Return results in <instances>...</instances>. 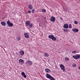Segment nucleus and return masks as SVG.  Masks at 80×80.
I'll use <instances>...</instances> for the list:
<instances>
[{
    "label": "nucleus",
    "mask_w": 80,
    "mask_h": 80,
    "mask_svg": "<svg viewBox=\"0 0 80 80\" xmlns=\"http://www.w3.org/2000/svg\"><path fill=\"white\" fill-rule=\"evenodd\" d=\"M46 77L48 78H49L50 80H55V79L53 77H52L51 75L48 74H47L46 75Z\"/></svg>",
    "instance_id": "nucleus-1"
},
{
    "label": "nucleus",
    "mask_w": 80,
    "mask_h": 80,
    "mask_svg": "<svg viewBox=\"0 0 80 80\" xmlns=\"http://www.w3.org/2000/svg\"><path fill=\"white\" fill-rule=\"evenodd\" d=\"M7 24H8V25L10 27H13V23H11L9 20H8L7 22Z\"/></svg>",
    "instance_id": "nucleus-2"
},
{
    "label": "nucleus",
    "mask_w": 80,
    "mask_h": 80,
    "mask_svg": "<svg viewBox=\"0 0 80 80\" xmlns=\"http://www.w3.org/2000/svg\"><path fill=\"white\" fill-rule=\"evenodd\" d=\"M80 55H76V56H73V58H74L76 60L78 59V58H80Z\"/></svg>",
    "instance_id": "nucleus-3"
},
{
    "label": "nucleus",
    "mask_w": 80,
    "mask_h": 80,
    "mask_svg": "<svg viewBox=\"0 0 80 80\" xmlns=\"http://www.w3.org/2000/svg\"><path fill=\"white\" fill-rule=\"evenodd\" d=\"M50 21L51 22H53L55 21V18L53 16H52L51 18V19H50Z\"/></svg>",
    "instance_id": "nucleus-4"
},
{
    "label": "nucleus",
    "mask_w": 80,
    "mask_h": 80,
    "mask_svg": "<svg viewBox=\"0 0 80 80\" xmlns=\"http://www.w3.org/2000/svg\"><path fill=\"white\" fill-rule=\"evenodd\" d=\"M60 67L61 70H62V71H64L65 70V67L64 66H63V65L62 64H60Z\"/></svg>",
    "instance_id": "nucleus-5"
},
{
    "label": "nucleus",
    "mask_w": 80,
    "mask_h": 80,
    "mask_svg": "<svg viewBox=\"0 0 80 80\" xmlns=\"http://www.w3.org/2000/svg\"><path fill=\"white\" fill-rule=\"evenodd\" d=\"M19 62L20 64H23L24 63V61L22 59H20L19 60Z\"/></svg>",
    "instance_id": "nucleus-6"
},
{
    "label": "nucleus",
    "mask_w": 80,
    "mask_h": 80,
    "mask_svg": "<svg viewBox=\"0 0 80 80\" xmlns=\"http://www.w3.org/2000/svg\"><path fill=\"white\" fill-rule=\"evenodd\" d=\"M64 28H68V25L67 24H65L63 26Z\"/></svg>",
    "instance_id": "nucleus-7"
},
{
    "label": "nucleus",
    "mask_w": 80,
    "mask_h": 80,
    "mask_svg": "<svg viewBox=\"0 0 80 80\" xmlns=\"http://www.w3.org/2000/svg\"><path fill=\"white\" fill-rule=\"evenodd\" d=\"M73 32H78V30L77 28H73L72 29Z\"/></svg>",
    "instance_id": "nucleus-8"
},
{
    "label": "nucleus",
    "mask_w": 80,
    "mask_h": 80,
    "mask_svg": "<svg viewBox=\"0 0 80 80\" xmlns=\"http://www.w3.org/2000/svg\"><path fill=\"white\" fill-rule=\"evenodd\" d=\"M24 35L26 38L29 37V35L27 33H24Z\"/></svg>",
    "instance_id": "nucleus-9"
},
{
    "label": "nucleus",
    "mask_w": 80,
    "mask_h": 80,
    "mask_svg": "<svg viewBox=\"0 0 80 80\" xmlns=\"http://www.w3.org/2000/svg\"><path fill=\"white\" fill-rule=\"evenodd\" d=\"M21 75H22V76H24V78H27V76L25 75V74L24 72H22L21 73Z\"/></svg>",
    "instance_id": "nucleus-10"
},
{
    "label": "nucleus",
    "mask_w": 80,
    "mask_h": 80,
    "mask_svg": "<svg viewBox=\"0 0 80 80\" xmlns=\"http://www.w3.org/2000/svg\"><path fill=\"white\" fill-rule=\"evenodd\" d=\"M26 63H28V64L30 65H32V62L30 60H28L27 62H26Z\"/></svg>",
    "instance_id": "nucleus-11"
},
{
    "label": "nucleus",
    "mask_w": 80,
    "mask_h": 80,
    "mask_svg": "<svg viewBox=\"0 0 80 80\" xmlns=\"http://www.w3.org/2000/svg\"><path fill=\"white\" fill-rule=\"evenodd\" d=\"M30 23V21H26L25 23L26 25V26H28Z\"/></svg>",
    "instance_id": "nucleus-12"
},
{
    "label": "nucleus",
    "mask_w": 80,
    "mask_h": 80,
    "mask_svg": "<svg viewBox=\"0 0 80 80\" xmlns=\"http://www.w3.org/2000/svg\"><path fill=\"white\" fill-rule=\"evenodd\" d=\"M1 24L2 25V26H5V25H6V23H5V22H1Z\"/></svg>",
    "instance_id": "nucleus-13"
},
{
    "label": "nucleus",
    "mask_w": 80,
    "mask_h": 80,
    "mask_svg": "<svg viewBox=\"0 0 80 80\" xmlns=\"http://www.w3.org/2000/svg\"><path fill=\"white\" fill-rule=\"evenodd\" d=\"M45 71H46V72H47V73H48V72H51L50 70L47 68L45 69Z\"/></svg>",
    "instance_id": "nucleus-14"
},
{
    "label": "nucleus",
    "mask_w": 80,
    "mask_h": 80,
    "mask_svg": "<svg viewBox=\"0 0 80 80\" xmlns=\"http://www.w3.org/2000/svg\"><path fill=\"white\" fill-rule=\"evenodd\" d=\"M28 7L29 9H30V10H32V9L33 8V6L31 5H29L28 6Z\"/></svg>",
    "instance_id": "nucleus-15"
},
{
    "label": "nucleus",
    "mask_w": 80,
    "mask_h": 80,
    "mask_svg": "<svg viewBox=\"0 0 80 80\" xmlns=\"http://www.w3.org/2000/svg\"><path fill=\"white\" fill-rule=\"evenodd\" d=\"M53 35H50L49 36H48V37L49 38H51V39H52V38H53Z\"/></svg>",
    "instance_id": "nucleus-16"
},
{
    "label": "nucleus",
    "mask_w": 80,
    "mask_h": 80,
    "mask_svg": "<svg viewBox=\"0 0 80 80\" xmlns=\"http://www.w3.org/2000/svg\"><path fill=\"white\" fill-rule=\"evenodd\" d=\"M28 26L31 28H32V27H33V25H32V23H30V24Z\"/></svg>",
    "instance_id": "nucleus-17"
},
{
    "label": "nucleus",
    "mask_w": 80,
    "mask_h": 80,
    "mask_svg": "<svg viewBox=\"0 0 80 80\" xmlns=\"http://www.w3.org/2000/svg\"><path fill=\"white\" fill-rule=\"evenodd\" d=\"M52 39L53 41H56V40H57V38L54 37V36L52 38Z\"/></svg>",
    "instance_id": "nucleus-18"
},
{
    "label": "nucleus",
    "mask_w": 80,
    "mask_h": 80,
    "mask_svg": "<svg viewBox=\"0 0 80 80\" xmlns=\"http://www.w3.org/2000/svg\"><path fill=\"white\" fill-rule=\"evenodd\" d=\"M19 53H20V54H21V55H24V52H23V51H21L19 52Z\"/></svg>",
    "instance_id": "nucleus-19"
},
{
    "label": "nucleus",
    "mask_w": 80,
    "mask_h": 80,
    "mask_svg": "<svg viewBox=\"0 0 80 80\" xmlns=\"http://www.w3.org/2000/svg\"><path fill=\"white\" fill-rule=\"evenodd\" d=\"M44 57H48V54L47 53H44Z\"/></svg>",
    "instance_id": "nucleus-20"
},
{
    "label": "nucleus",
    "mask_w": 80,
    "mask_h": 80,
    "mask_svg": "<svg viewBox=\"0 0 80 80\" xmlns=\"http://www.w3.org/2000/svg\"><path fill=\"white\" fill-rule=\"evenodd\" d=\"M42 12H46V10L44 9H42Z\"/></svg>",
    "instance_id": "nucleus-21"
},
{
    "label": "nucleus",
    "mask_w": 80,
    "mask_h": 80,
    "mask_svg": "<svg viewBox=\"0 0 80 80\" xmlns=\"http://www.w3.org/2000/svg\"><path fill=\"white\" fill-rule=\"evenodd\" d=\"M72 66L73 67H76V64L75 63H73L72 65Z\"/></svg>",
    "instance_id": "nucleus-22"
},
{
    "label": "nucleus",
    "mask_w": 80,
    "mask_h": 80,
    "mask_svg": "<svg viewBox=\"0 0 80 80\" xmlns=\"http://www.w3.org/2000/svg\"><path fill=\"white\" fill-rule=\"evenodd\" d=\"M69 28H72V25L70 24H69Z\"/></svg>",
    "instance_id": "nucleus-23"
},
{
    "label": "nucleus",
    "mask_w": 80,
    "mask_h": 80,
    "mask_svg": "<svg viewBox=\"0 0 80 80\" xmlns=\"http://www.w3.org/2000/svg\"><path fill=\"white\" fill-rule=\"evenodd\" d=\"M35 11V9H32V13H34V12Z\"/></svg>",
    "instance_id": "nucleus-24"
},
{
    "label": "nucleus",
    "mask_w": 80,
    "mask_h": 80,
    "mask_svg": "<svg viewBox=\"0 0 80 80\" xmlns=\"http://www.w3.org/2000/svg\"><path fill=\"white\" fill-rule=\"evenodd\" d=\"M65 60L67 61H68V60H69V59H68V58L66 57L65 58Z\"/></svg>",
    "instance_id": "nucleus-25"
},
{
    "label": "nucleus",
    "mask_w": 80,
    "mask_h": 80,
    "mask_svg": "<svg viewBox=\"0 0 80 80\" xmlns=\"http://www.w3.org/2000/svg\"><path fill=\"white\" fill-rule=\"evenodd\" d=\"M74 23H75V24H78V22H77V21H75L74 22Z\"/></svg>",
    "instance_id": "nucleus-26"
},
{
    "label": "nucleus",
    "mask_w": 80,
    "mask_h": 80,
    "mask_svg": "<svg viewBox=\"0 0 80 80\" xmlns=\"http://www.w3.org/2000/svg\"><path fill=\"white\" fill-rule=\"evenodd\" d=\"M28 13H31V11L29 10L27 12Z\"/></svg>",
    "instance_id": "nucleus-27"
},
{
    "label": "nucleus",
    "mask_w": 80,
    "mask_h": 80,
    "mask_svg": "<svg viewBox=\"0 0 80 80\" xmlns=\"http://www.w3.org/2000/svg\"><path fill=\"white\" fill-rule=\"evenodd\" d=\"M72 53H76V51H74L72 52Z\"/></svg>",
    "instance_id": "nucleus-28"
},
{
    "label": "nucleus",
    "mask_w": 80,
    "mask_h": 80,
    "mask_svg": "<svg viewBox=\"0 0 80 80\" xmlns=\"http://www.w3.org/2000/svg\"><path fill=\"white\" fill-rule=\"evenodd\" d=\"M63 30L64 32H65V31H66V29H63Z\"/></svg>",
    "instance_id": "nucleus-29"
},
{
    "label": "nucleus",
    "mask_w": 80,
    "mask_h": 80,
    "mask_svg": "<svg viewBox=\"0 0 80 80\" xmlns=\"http://www.w3.org/2000/svg\"><path fill=\"white\" fill-rule=\"evenodd\" d=\"M18 40H20V37H18Z\"/></svg>",
    "instance_id": "nucleus-30"
},
{
    "label": "nucleus",
    "mask_w": 80,
    "mask_h": 80,
    "mask_svg": "<svg viewBox=\"0 0 80 80\" xmlns=\"http://www.w3.org/2000/svg\"><path fill=\"white\" fill-rule=\"evenodd\" d=\"M60 19H61V20H62V18L61 17H60Z\"/></svg>",
    "instance_id": "nucleus-31"
},
{
    "label": "nucleus",
    "mask_w": 80,
    "mask_h": 80,
    "mask_svg": "<svg viewBox=\"0 0 80 80\" xmlns=\"http://www.w3.org/2000/svg\"><path fill=\"white\" fill-rule=\"evenodd\" d=\"M66 32H68V31H67V29H66Z\"/></svg>",
    "instance_id": "nucleus-32"
},
{
    "label": "nucleus",
    "mask_w": 80,
    "mask_h": 80,
    "mask_svg": "<svg viewBox=\"0 0 80 80\" xmlns=\"http://www.w3.org/2000/svg\"><path fill=\"white\" fill-rule=\"evenodd\" d=\"M31 41L33 40V39H32V38H31Z\"/></svg>",
    "instance_id": "nucleus-33"
},
{
    "label": "nucleus",
    "mask_w": 80,
    "mask_h": 80,
    "mask_svg": "<svg viewBox=\"0 0 80 80\" xmlns=\"http://www.w3.org/2000/svg\"><path fill=\"white\" fill-rule=\"evenodd\" d=\"M79 69H80V67L78 68Z\"/></svg>",
    "instance_id": "nucleus-34"
},
{
    "label": "nucleus",
    "mask_w": 80,
    "mask_h": 80,
    "mask_svg": "<svg viewBox=\"0 0 80 80\" xmlns=\"http://www.w3.org/2000/svg\"><path fill=\"white\" fill-rule=\"evenodd\" d=\"M66 12H67V11H66Z\"/></svg>",
    "instance_id": "nucleus-35"
}]
</instances>
